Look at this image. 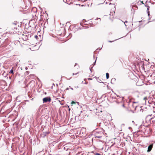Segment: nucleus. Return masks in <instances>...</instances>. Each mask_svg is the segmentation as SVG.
<instances>
[{
    "label": "nucleus",
    "instance_id": "nucleus-4",
    "mask_svg": "<svg viewBox=\"0 0 155 155\" xmlns=\"http://www.w3.org/2000/svg\"><path fill=\"white\" fill-rule=\"evenodd\" d=\"M11 27L12 28H13L15 30L17 29V27L16 26V24L15 23H13L11 25Z\"/></svg>",
    "mask_w": 155,
    "mask_h": 155
},
{
    "label": "nucleus",
    "instance_id": "nucleus-7",
    "mask_svg": "<svg viewBox=\"0 0 155 155\" xmlns=\"http://www.w3.org/2000/svg\"><path fill=\"white\" fill-rule=\"evenodd\" d=\"M142 4H144L143 1H139L137 3V5H141Z\"/></svg>",
    "mask_w": 155,
    "mask_h": 155
},
{
    "label": "nucleus",
    "instance_id": "nucleus-13",
    "mask_svg": "<svg viewBox=\"0 0 155 155\" xmlns=\"http://www.w3.org/2000/svg\"><path fill=\"white\" fill-rule=\"evenodd\" d=\"M44 134L45 136H46V135L47 134H49V132H46L44 133Z\"/></svg>",
    "mask_w": 155,
    "mask_h": 155
},
{
    "label": "nucleus",
    "instance_id": "nucleus-19",
    "mask_svg": "<svg viewBox=\"0 0 155 155\" xmlns=\"http://www.w3.org/2000/svg\"><path fill=\"white\" fill-rule=\"evenodd\" d=\"M88 80H92V79L91 78H88Z\"/></svg>",
    "mask_w": 155,
    "mask_h": 155
},
{
    "label": "nucleus",
    "instance_id": "nucleus-21",
    "mask_svg": "<svg viewBox=\"0 0 155 155\" xmlns=\"http://www.w3.org/2000/svg\"><path fill=\"white\" fill-rule=\"evenodd\" d=\"M9 40V39L8 38H7L6 39L5 41H8Z\"/></svg>",
    "mask_w": 155,
    "mask_h": 155
},
{
    "label": "nucleus",
    "instance_id": "nucleus-16",
    "mask_svg": "<svg viewBox=\"0 0 155 155\" xmlns=\"http://www.w3.org/2000/svg\"><path fill=\"white\" fill-rule=\"evenodd\" d=\"M96 155H101V154L99 153H96L95 154Z\"/></svg>",
    "mask_w": 155,
    "mask_h": 155
},
{
    "label": "nucleus",
    "instance_id": "nucleus-5",
    "mask_svg": "<svg viewBox=\"0 0 155 155\" xmlns=\"http://www.w3.org/2000/svg\"><path fill=\"white\" fill-rule=\"evenodd\" d=\"M100 135H98L97 134H96L95 135V138H100L102 137V135H103V133H100Z\"/></svg>",
    "mask_w": 155,
    "mask_h": 155
},
{
    "label": "nucleus",
    "instance_id": "nucleus-11",
    "mask_svg": "<svg viewBox=\"0 0 155 155\" xmlns=\"http://www.w3.org/2000/svg\"><path fill=\"white\" fill-rule=\"evenodd\" d=\"M9 73H10L12 74H14V73H13V70L12 69L11 70V71H10V72H9Z\"/></svg>",
    "mask_w": 155,
    "mask_h": 155
},
{
    "label": "nucleus",
    "instance_id": "nucleus-3",
    "mask_svg": "<svg viewBox=\"0 0 155 155\" xmlns=\"http://www.w3.org/2000/svg\"><path fill=\"white\" fill-rule=\"evenodd\" d=\"M51 99L50 97H45L43 99V103H45L47 102H50Z\"/></svg>",
    "mask_w": 155,
    "mask_h": 155
},
{
    "label": "nucleus",
    "instance_id": "nucleus-20",
    "mask_svg": "<svg viewBox=\"0 0 155 155\" xmlns=\"http://www.w3.org/2000/svg\"><path fill=\"white\" fill-rule=\"evenodd\" d=\"M38 36L37 35H36L35 36V37L36 38H38Z\"/></svg>",
    "mask_w": 155,
    "mask_h": 155
},
{
    "label": "nucleus",
    "instance_id": "nucleus-6",
    "mask_svg": "<svg viewBox=\"0 0 155 155\" xmlns=\"http://www.w3.org/2000/svg\"><path fill=\"white\" fill-rule=\"evenodd\" d=\"M153 144H151L150 145L149 147H148V150H147V152H150L151 150H152V148L153 147Z\"/></svg>",
    "mask_w": 155,
    "mask_h": 155
},
{
    "label": "nucleus",
    "instance_id": "nucleus-18",
    "mask_svg": "<svg viewBox=\"0 0 155 155\" xmlns=\"http://www.w3.org/2000/svg\"><path fill=\"white\" fill-rule=\"evenodd\" d=\"M75 104V102L74 101H72V102H71V104Z\"/></svg>",
    "mask_w": 155,
    "mask_h": 155
},
{
    "label": "nucleus",
    "instance_id": "nucleus-17",
    "mask_svg": "<svg viewBox=\"0 0 155 155\" xmlns=\"http://www.w3.org/2000/svg\"><path fill=\"white\" fill-rule=\"evenodd\" d=\"M144 100L145 101H146V100H147V97H144Z\"/></svg>",
    "mask_w": 155,
    "mask_h": 155
},
{
    "label": "nucleus",
    "instance_id": "nucleus-10",
    "mask_svg": "<svg viewBox=\"0 0 155 155\" xmlns=\"http://www.w3.org/2000/svg\"><path fill=\"white\" fill-rule=\"evenodd\" d=\"M106 77L107 79L109 78V74L108 73H106Z\"/></svg>",
    "mask_w": 155,
    "mask_h": 155
},
{
    "label": "nucleus",
    "instance_id": "nucleus-2",
    "mask_svg": "<svg viewBox=\"0 0 155 155\" xmlns=\"http://www.w3.org/2000/svg\"><path fill=\"white\" fill-rule=\"evenodd\" d=\"M78 72H73V73H68L67 75V77L69 79H70L72 78V76L74 75H77L76 77H76L78 76Z\"/></svg>",
    "mask_w": 155,
    "mask_h": 155
},
{
    "label": "nucleus",
    "instance_id": "nucleus-23",
    "mask_svg": "<svg viewBox=\"0 0 155 155\" xmlns=\"http://www.w3.org/2000/svg\"><path fill=\"white\" fill-rule=\"evenodd\" d=\"M109 42H113V41H109Z\"/></svg>",
    "mask_w": 155,
    "mask_h": 155
},
{
    "label": "nucleus",
    "instance_id": "nucleus-24",
    "mask_svg": "<svg viewBox=\"0 0 155 155\" xmlns=\"http://www.w3.org/2000/svg\"><path fill=\"white\" fill-rule=\"evenodd\" d=\"M123 107H125V106H124V104H123Z\"/></svg>",
    "mask_w": 155,
    "mask_h": 155
},
{
    "label": "nucleus",
    "instance_id": "nucleus-26",
    "mask_svg": "<svg viewBox=\"0 0 155 155\" xmlns=\"http://www.w3.org/2000/svg\"><path fill=\"white\" fill-rule=\"evenodd\" d=\"M146 2H147V0H146Z\"/></svg>",
    "mask_w": 155,
    "mask_h": 155
},
{
    "label": "nucleus",
    "instance_id": "nucleus-1",
    "mask_svg": "<svg viewBox=\"0 0 155 155\" xmlns=\"http://www.w3.org/2000/svg\"><path fill=\"white\" fill-rule=\"evenodd\" d=\"M94 96V93H90L88 96H85L84 97V98L85 100L87 101H90L91 99H92Z\"/></svg>",
    "mask_w": 155,
    "mask_h": 155
},
{
    "label": "nucleus",
    "instance_id": "nucleus-22",
    "mask_svg": "<svg viewBox=\"0 0 155 155\" xmlns=\"http://www.w3.org/2000/svg\"><path fill=\"white\" fill-rule=\"evenodd\" d=\"M107 16H106V15H104V18H106V17Z\"/></svg>",
    "mask_w": 155,
    "mask_h": 155
},
{
    "label": "nucleus",
    "instance_id": "nucleus-25",
    "mask_svg": "<svg viewBox=\"0 0 155 155\" xmlns=\"http://www.w3.org/2000/svg\"><path fill=\"white\" fill-rule=\"evenodd\" d=\"M71 89L73 90V88H71Z\"/></svg>",
    "mask_w": 155,
    "mask_h": 155
},
{
    "label": "nucleus",
    "instance_id": "nucleus-15",
    "mask_svg": "<svg viewBox=\"0 0 155 155\" xmlns=\"http://www.w3.org/2000/svg\"><path fill=\"white\" fill-rule=\"evenodd\" d=\"M143 110L142 109H141L140 110V112L141 113H143Z\"/></svg>",
    "mask_w": 155,
    "mask_h": 155
},
{
    "label": "nucleus",
    "instance_id": "nucleus-8",
    "mask_svg": "<svg viewBox=\"0 0 155 155\" xmlns=\"http://www.w3.org/2000/svg\"><path fill=\"white\" fill-rule=\"evenodd\" d=\"M32 11L34 12H37V9L36 7H34L32 8Z\"/></svg>",
    "mask_w": 155,
    "mask_h": 155
},
{
    "label": "nucleus",
    "instance_id": "nucleus-14",
    "mask_svg": "<svg viewBox=\"0 0 155 155\" xmlns=\"http://www.w3.org/2000/svg\"><path fill=\"white\" fill-rule=\"evenodd\" d=\"M34 77L35 76V75L33 74H30L29 76H28V77Z\"/></svg>",
    "mask_w": 155,
    "mask_h": 155
},
{
    "label": "nucleus",
    "instance_id": "nucleus-12",
    "mask_svg": "<svg viewBox=\"0 0 155 155\" xmlns=\"http://www.w3.org/2000/svg\"><path fill=\"white\" fill-rule=\"evenodd\" d=\"M29 72L28 71H26L25 72V74L26 75H28L29 74Z\"/></svg>",
    "mask_w": 155,
    "mask_h": 155
},
{
    "label": "nucleus",
    "instance_id": "nucleus-9",
    "mask_svg": "<svg viewBox=\"0 0 155 155\" xmlns=\"http://www.w3.org/2000/svg\"><path fill=\"white\" fill-rule=\"evenodd\" d=\"M145 6H146L147 8V11L148 13V15H149L150 13L149 8H150V7L149 6L147 5H145Z\"/></svg>",
    "mask_w": 155,
    "mask_h": 155
}]
</instances>
